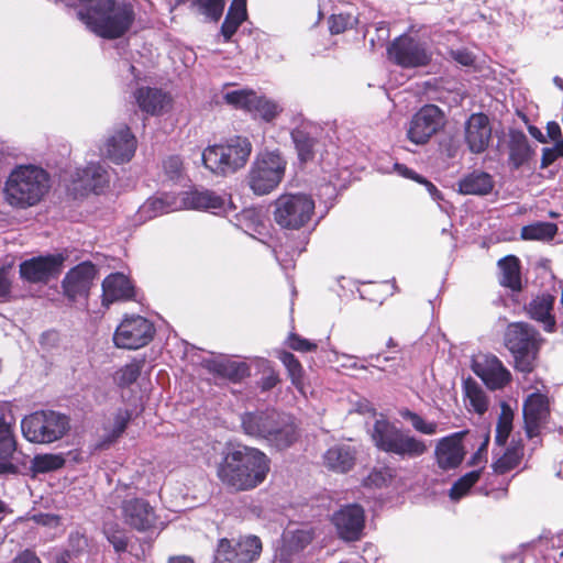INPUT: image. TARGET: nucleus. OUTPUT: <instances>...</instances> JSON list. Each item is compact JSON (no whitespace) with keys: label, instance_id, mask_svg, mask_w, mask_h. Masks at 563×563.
<instances>
[{"label":"nucleus","instance_id":"1","mask_svg":"<svg viewBox=\"0 0 563 563\" xmlns=\"http://www.w3.org/2000/svg\"><path fill=\"white\" fill-rule=\"evenodd\" d=\"M269 463L268 456L261 450L236 445L223 452L217 476L231 492L251 490L265 481Z\"/></svg>","mask_w":563,"mask_h":563},{"label":"nucleus","instance_id":"2","mask_svg":"<svg viewBox=\"0 0 563 563\" xmlns=\"http://www.w3.org/2000/svg\"><path fill=\"white\" fill-rule=\"evenodd\" d=\"M49 189V176L38 166H15L7 177L2 196L5 203L24 210L36 206Z\"/></svg>","mask_w":563,"mask_h":563},{"label":"nucleus","instance_id":"3","mask_svg":"<svg viewBox=\"0 0 563 563\" xmlns=\"http://www.w3.org/2000/svg\"><path fill=\"white\" fill-rule=\"evenodd\" d=\"M78 19L95 34L104 38H117L131 27L134 11L125 2L99 0L98 4L78 11Z\"/></svg>","mask_w":563,"mask_h":563},{"label":"nucleus","instance_id":"4","mask_svg":"<svg viewBox=\"0 0 563 563\" xmlns=\"http://www.w3.org/2000/svg\"><path fill=\"white\" fill-rule=\"evenodd\" d=\"M241 427L246 435L264 439L278 450L289 448L297 439L296 427L290 419L273 409L243 413Z\"/></svg>","mask_w":563,"mask_h":563},{"label":"nucleus","instance_id":"5","mask_svg":"<svg viewBox=\"0 0 563 563\" xmlns=\"http://www.w3.org/2000/svg\"><path fill=\"white\" fill-rule=\"evenodd\" d=\"M375 446L402 460H413L428 452L424 440L404 431L387 419H377L371 430Z\"/></svg>","mask_w":563,"mask_h":563},{"label":"nucleus","instance_id":"6","mask_svg":"<svg viewBox=\"0 0 563 563\" xmlns=\"http://www.w3.org/2000/svg\"><path fill=\"white\" fill-rule=\"evenodd\" d=\"M251 153L252 143L247 137L233 136L224 143L206 147L201 153V161L211 173L225 176L242 168Z\"/></svg>","mask_w":563,"mask_h":563},{"label":"nucleus","instance_id":"7","mask_svg":"<svg viewBox=\"0 0 563 563\" xmlns=\"http://www.w3.org/2000/svg\"><path fill=\"white\" fill-rule=\"evenodd\" d=\"M70 429L68 416L54 410H38L21 421L23 437L32 443L49 444L60 440Z\"/></svg>","mask_w":563,"mask_h":563},{"label":"nucleus","instance_id":"8","mask_svg":"<svg viewBox=\"0 0 563 563\" xmlns=\"http://www.w3.org/2000/svg\"><path fill=\"white\" fill-rule=\"evenodd\" d=\"M287 161L278 151L258 153L249 172L247 183L256 195H267L283 180Z\"/></svg>","mask_w":563,"mask_h":563},{"label":"nucleus","instance_id":"9","mask_svg":"<svg viewBox=\"0 0 563 563\" xmlns=\"http://www.w3.org/2000/svg\"><path fill=\"white\" fill-rule=\"evenodd\" d=\"M541 341L539 332L528 323L516 322L508 325L505 344L515 357L517 369L525 373L532 371Z\"/></svg>","mask_w":563,"mask_h":563},{"label":"nucleus","instance_id":"10","mask_svg":"<svg viewBox=\"0 0 563 563\" xmlns=\"http://www.w3.org/2000/svg\"><path fill=\"white\" fill-rule=\"evenodd\" d=\"M274 220L285 229H300L313 214L314 201L308 195H283L275 201Z\"/></svg>","mask_w":563,"mask_h":563},{"label":"nucleus","instance_id":"11","mask_svg":"<svg viewBox=\"0 0 563 563\" xmlns=\"http://www.w3.org/2000/svg\"><path fill=\"white\" fill-rule=\"evenodd\" d=\"M262 552V542L256 536H244L239 540L220 539L216 553V563H253Z\"/></svg>","mask_w":563,"mask_h":563},{"label":"nucleus","instance_id":"12","mask_svg":"<svg viewBox=\"0 0 563 563\" xmlns=\"http://www.w3.org/2000/svg\"><path fill=\"white\" fill-rule=\"evenodd\" d=\"M154 325L144 317L131 316L118 325L113 342L115 346L126 350H137L145 346L153 339Z\"/></svg>","mask_w":563,"mask_h":563},{"label":"nucleus","instance_id":"13","mask_svg":"<svg viewBox=\"0 0 563 563\" xmlns=\"http://www.w3.org/2000/svg\"><path fill=\"white\" fill-rule=\"evenodd\" d=\"M443 125L444 114L440 108L434 104H426L411 118L407 129V137L416 145H423Z\"/></svg>","mask_w":563,"mask_h":563},{"label":"nucleus","instance_id":"14","mask_svg":"<svg viewBox=\"0 0 563 563\" xmlns=\"http://www.w3.org/2000/svg\"><path fill=\"white\" fill-rule=\"evenodd\" d=\"M388 58L404 68L422 67L431 60V54L423 43L401 35L395 38L387 48Z\"/></svg>","mask_w":563,"mask_h":563},{"label":"nucleus","instance_id":"15","mask_svg":"<svg viewBox=\"0 0 563 563\" xmlns=\"http://www.w3.org/2000/svg\"><path fill=\"white\" fill-rule=\"evenodd\" d=\"M128 490H130V486L126 484L118 485L114 490L115 498H123L122 515L124 522L136 530L145 531L153 527L155 522L154 509L142 498L133 497L128 499L130 496Z\"/></svg>","mask_w":563,"mask_h":563},{"label":"nucleus","instance_id":"16","mask_svg":"<svg viewBox=\"0 0 563 563\" xmlns=\"http://www.w3.org/2000/svg\"><path fill=\"white\" fill-rule=\"evenodd\" d=\"M136 147V137L126 124H122L108 134L100 151L106 158L119 165L130 162Z\"/></svg>","mask_w":563,"mask_h":563},{"label":"nucleus","instance_id":"17","mask_svg":"<svg viewBox=\"0 0 563 563\" xmlns=\"http://www.w3.org/2000/svg\"><path fill=\"white\" fill-rule=\"evenodd\" d=\"M63 263L64 256L60 254L35 256L20 264V276L29 283L45 284L59 275Z\"/></svg>","mask_w":563,"mask_h":563},{"label":"nucleus","instance_id":"18","mask_svg":"<svg viewBox=\"0 0 563 563\" xmlns=\"http://www.w3.org/2000/svg\"><path fill=\"white\" fill-rule=\"evenodd\" d=\"M180 201H184V209L210 211L213 214H227L235 209L230 196L208 189L183 192Z\"/></svg>","mask_w":563,"mask_h":563},{"label":"nucleus","instance_id":"19","mask_svg":"<svg viewBox=\"0 0 563 563\" xmlns=\"http://www.w3.org/2000/svg\"><path fill=\"white\" fill-rule=\"evenodd\" d=\"M96 276L97 268L90 262H82L73 267L62 282L64 296L69 301L87 298Z\"/></svg>","mask_w":563,"mask_h":563},{"label":"nucleus","instance_id":"20","mask_svg":"<svg viewBox=\"0 0 563 563\" xmlns=\"http://www.w3.org/2000/svg\"><path fill=\"white\" fill-rule=\"evenodd\" d=\"M339 537L345 541H356L361 539L365 528L364 509L356 504L345 505L332 515Z\"/></svg>","mask_w":563,"mask_h":563},{"label":"nucleus","instance_id":"21","mask_svg":"<svg viewBox=\"0 0 563 563\" xmlns=\"http://www.w3.org/2000/svg\"><path fill=\"white\" fill-rule=\"evenodd\" d=\"M492 125L484 113H473L464 123V141L473 154L485 152L492 140Z\"/></svg>","mask_w":563,"mask_h":563},{"label":"nucleus","instance_id":"22","mask_svg":"<svg viewBox=\"0 0 563 563\" xmlns=\"http://www.w3.org/2000/svg\"><path fill=\"white\" fill-rule=\"evenodd\" d=\"M473 372L490 389L503 388L510 382L511 374L495 355H483L473 361Z\"/></svg>","mask_w":563,"mask_h":563},{"label":"nucleus","instance_id":"23","mask_svg":"<svg viewBox=\"0 0 563 563\" xmlns=\"http://www.w3.org/2000/svg\"><path fill=\"white\" fill-rule=\"evenodd\" d=\"M550 416L549 399L541 393H532L523 402V419L527 435H539L541 428Z\"/></svg>","mask_w":563,"mask_h":563},{"label":"nucleus","instance_id":"24","mask_svg":"<svg viewBox=\"0 0 563 563\" xmlns=\"http://www.w3.org/2000/svg\"><path fill=\"white\" fill-rule=\"evenodd\" d=\"M464 434V432H455L438 441L434 455L437 464L441 470H453L457 467L464 460L466 454V451L462 444Z\"/></svg>","mask_w":563,"mask_h":563},{"label":"nucleus","instance_id":"25","mask_svg":"<svg viewBox=\"0 0 563 563\" xmlns=\"http://www.w3.org/2000/svg\"><path fill=\"white\" fill-rule=\"evenodd\" d=\"M74 190L101 191L109 184V172L101 163H89L74 175Z\"/></svg>","mask_w":563,"mask_h":563},{"label":"nucleus","instance_id":"26","mask_svg":"<svg viewBox=\"0 0 563 563\" xmlns=\"http://www.w3.org/2000/svg\"><path fill=\"white\" fill-rule=\"evenodd\" d=\"M184 209L180 195L162 194L148 198L137 210V219L141 222L148 221L165 213Z\"/></svg>","mask_w":563,"mask_h":563},{"label":"nucleus","instance_id":"27","mask_svg":"<svg viewBox=\"0 0 563 563\" xmlns=\"http://www.w3.org/2000/svg\"><path fill=\"white\" fill-rule=\"evenodd\" d=\"M320 128L311 122H301L291 132V139L301 162L311 161L314 156Z\"/></svg>","mask_w":563,"mask_h":563},{"label":"nucleus","instance_id":"28","mask_svg":"<svg viewBox=\"0 0 563 563\" xmlns=\"http://www.w3.org/2000/svg\"><path fill=\"white\" fill-rule=\"evenodd\" d=\"M357 451L355 446L346 443L334 444L323 454V464L330 471L347 473L356 461Z\"/></svg>","mask_w":563,"mask_h":563},{"label":"nucleus","instance_id":"29","mask_svg":"<svg viewBox=\"0 0 563 563\" xmlns=\"http://www.w3.org/2000/svg\"><path fill=\"white\" fill-rule=\"evenodd\" d=\"M16 449L12 427L0 417V475L16 474L18 466L12 463V456Z\"/></svg>","mask_w":563,"mask_h":563},{"label":"nucleus","instance_id":"30","mask_svg":"<svg viewBox=\"0 0 563 563\" xmlns=\"http://www.w3.org/2000/svg\"><path fill=\"white\" fill-rule=\"evenodd\" d=\"M554 301V296L542 294L533 298L527 306L530 318L540 322L547 332L555 330V318L552 313Z\"/></svg>","mask_w":563,"mask_h":563},{"label":"nucleus","instance_id":"31","mask_svg":"<svg viewBox=\"0 0 563 563\" xmlns=\"http://www.w3.org/2000/svg\"><path fill=\"white\" fill-rule=\"evenodd\" d=\"M132 295L133 287L125 275L115 273L104 278L102 283V302L104 306H109L117 300L129 299Z\"/></svg>","mask_w":563,"mask_h":563},{"label":"nucleus","instance_id":"32","mask_svg":"<svg viewBox=\"0 0 563 563\" xmlns=\"http://www.w3.org/2000/svg\"><path fill=\"white\" fill-rule=\"evenodd\" d=\"M135 99L141 110L152 115L163 113L170 106V97L156 88L137 89Z\"/></svg>","mask_w":563,"mask_h":563},{"label":"nucleus","instance_id":"33","mask_svg":"<svg viewBox=\"0 0 563 563\" xmlns=\"http://www.w3.org/2000/svg\"><path fill=\"white\" fill-rule=\"evenodd\" d=\"M508 150L509 164L514 169H518L527 164L536 154L526 134L519 130H511L509 132Z\"/></svg>","mask_w":563,"mask_h":563},{"label":"nucleus","instance_id":"34","mask_svg":"<svg viewBox=\"0 0 563 563\" xmlns=\"http://www.w3.org/2000/svg\"><path fill=\"white\" fill-rule=\"evenodd\" d=\"M206 367L218 376L232 382H239L250 375V367L245 363L227 358L208 360Z\"/></svg>","mask_w":563,"mask_h":563},{"label":"nucleus","instance_id":"35","mask_svg":"<svg viewBox=\"0 0 563 563\" xmlns=\"http://www.w3.org/2000/svg\"><path fill=\"white\" fill-rule=\"evenodd\" d=\"M493 188V177L482 170H475L459 181V190L463 195L485 196L490 194Z\"/></svg>","mask_w":563,"mask_h":563},{"label":"nucleus","instance_id":"36","mask_svg":"<svg viewBox=\"0 0 563 563\" xmlns=\"http://www.w3.org/2000/svg\"><path fill=\"white\" fill-rule=\"evenodd\" d=\"M499 283L501 286L519 291L521 289L520 262L514 255H508L498 261Z\"/></svg>","mask_w":563,"mask_h":563},{"label":"nucleus","instance_id":"37","mask_svg":"<svg viewBox=\"0 0 563 563\" xmlns=\"http://www.w3.org/2000/svg\"><path fill=\"white\" fill-rule=\"evenodd\" d=\"M246 16V0H233L221 26V34L225 42L231 40Z\"/></svg>","mask_w":563,"mask_h":563},{"label":"nucleus","instance_id":"38","mask_svg":"<svg viewBox=\"0 0 563 563\" xmlns=\"http://www.w3.org/2000/svg\"><path fill=\"white\" fill-rule=\"evenodd\" d=\"M463 389L470 407L475 412L483 415L488 409V400L484 389L472 378L464 380Z\"/></svg>","mask_w":563,"mask_h":563},{"label":"nucleus","instance_id":"39","mask_svg":"<svg viewBox=\"0 0 563 563\" xmlns=\"http://www.w3.org/2000/svg\"><path fill=\"white\" fill-rule=\"evenodd\" d=\"M558 233V225L553 222H536L521 229L523 240L550 241Z\"/></svg>","mask_w":563,"mask_h":563},{"label":"nucleus","instance_id":"40","mask_svg":"<svg viewBox=\"0 0 563 563\" xmlns=\"http://www.w3.org/2000/svg\"><path fill=\"white\" fill-rule=\"evenodd\" d=\"M256 92L251 89H234L224 91L222 98L227 104L251 112Z\"/></svg>","mask_w":563,"mask_h":563},{"label":"nucleus","instance_id":"41","mask_svg":"<svg viewBox=\"0 0 563 563\" xmlns=\"http://www.w3.org/2000/svg\"><path fill=\"white\" fill-rule=\"evenodd\" d=\"M400 417L410 422L411 427L418 433L424 435H434L440 431L439 423L424 419L419 413L409 409H402L399 411Z\"/></svg>","mask_w":563,"mask_h":563},{"label":"nucleus","instance_id":"42","mask_svg":"<svg viewBox=\"0 0 563 563\" xmlns=\"http://www.w3.org/2000/svg\"><path fill=\"white\" fill-rule=\"evenodd\" d=\"M143 366V360H133L131 363L125 364L115 372L113 376L115 384L119 387H129L136 382L141 375Z\"/></svg>","mask_w":563,"mask_h":563},{"label":"nucleus","instance_id":"43","mask_svg":"<svg viewBox=\"0 0 563 563\" xmlns=\"http://www.w3.org/2000/svg\"><path fill=\"white\" fill-rule=\"evenodd\" d=\"M282 107L276 101L261 97L256 93L255 102H253L250 113L269 122L274 120L282 112Z\"/></svg>","mask_w":563,"mask_h":563},{"label":"nucleus","instance_id":"44","mask_svg":"<svg viewBox=\"0 0 563 563\" xmlns=\"http://www.w3.org/2000/svg\"><path fill=\"white\" fill-rule=\"evenodd\" d=\"M522 457V448L514 445L508 448L506 452L494 464V471L498 474H505L519 465Z\"/></svg>","mask_w":563,"mask_h":563},{"label":"nucleus","instance_id":"45","mask_svg":"<svg viewBox=\"0 0 563 563\" xmlns=\"http://www.w3.org/2000/svg\"><path fill=\"white\" fill-rule=\"evenodd\" d=\"M65 460L58 454H38L32 460L31 468L34 473H47L63 467Z\"/></svg>","mask_w":563,"mask_h":563},{"label":"nucleus","instance_id":"46","mask_svg":"<svg viewBox=\"0 0 563 563\" xmlns=\"http://www.w3.org/2000/svg\"><path fill=\"white\" fill-rule=\"evenodd\" d=\"M132 419V411L129 409L119 408L114 416L112 423L107 428V441L113 442L120 438L125 431L130 420Z\"/></svg>","mask_w":563,"mask_h":563},{"label":"nucleus","instance_id":"47","mask_svg":"<svg viewBox=\"0 0 563 563\" xmlns=\"http://www.w3.org/2000/svg\"><path fill=\"white\" fill-rule=\"evenodd\" d=\"M197 11L210 21H218L225 7L224 0H190Z\"/></svg>","mask_w":563,"mask_h":563},{"label":"nucleus","instance_id":"48","mask_svg":"<svg viewBox=\"0 0 563 563\" xmlns=\"http://www.w3.org/2000/svg\"><path fill=\"white\" fill-rule=\"evenodd\" d=\"M279 360L287 368L292 384L298 389H301L302 378H303V368H302L300 362L296 358V356L294 354H291L290 352H286V351H284L279 354Z\"/></svg>","mask_w":563,"mask_h":563},{"label":"nucleus","instance_id":"49","mask_svg":"<svg viewBox=\"0 0 563 563\" xmlns=\"http://www.w3.org/2000/svg\"><path fill=\"white\" fill-rule=\"evenodd\" d=\"M481 471H472L457 479L450 489V497L459 500L467 494L471 487L479 479Z\"/></svg>","mask_w":563,"mask_h":563},{"label":"nucleus","instance_id":"50","mask_svg":"<svg viewBox=\"0 0 563 563\" xmlns=\"http://www.w3.org/2000/svg\"><path fill=\"white\" fill-rule=\"evenodd\" d=\"M393 478V471L388 467L374 468L365 478L364 484L368 487L380 488L387 486Z\"/></svg>","mask_w":563,"mask_h":563},{"label":"nucleus","instance_id":"51","mask_svg":"<svg viewBox=\"0 0 563 563\" xmlns=\"http://www.w3.org/2000/svg\"><path fill=\"white\" fill-rule=\"evenodd\" d=\"M357 19L352 14H332L329 20V29L332 34H340L355 25Z\"/></svg>","mask_w":563,"mask_h":563},{"label":"nucleus","instance_id":"52","mask_svg":"<svg viewBox=\"0 0 563 563\" xmlns=\"http://www.w3.org/2000/svg\"><path fill=\"white\" fill-rule=\"evenodd\" d=\"M512 429V417L510 413L503 412V415L499 417L497 427H496V437L495 442L496 444L503 446Z\"/></svg>","mask_w":563,"mask_h":563},{"label":"nucleus","instance_id":"53","mask_svg":"<svg viewBox=\"0 0 563 563\" xmlns=\"http://www.w3.org/2000/svg\"><path fill=\"white\" fill-rule=\"evenodd\" d=\"M163 168L169 179H179L184 170L183 159L178 155H172L163 162Z\"/></svg>","mask_w":563,"mask_h":563},{"label":"nucleus","instance_id":"54","mask_svg":"<svg viewBox=\"0 0 563 563\" xmlns=\"http://www.w3.org/2000/svg\"><path fill=\"white\" fill-rule=\"evenodd\" d=\"M288 344L290 349L298 352H309L317 349V344L307 339L300 338L299 335L292 333L288 338Z\"/></svg>","mask_w":563,"mask_h":563},{"label":"nucleus","instance_id":"55","mask_svg":"<svg viewBox=\"0 0 563 563\" xmlns=\"http://www.w3.org/2000/svg\"><path fill=\"white\" fill-rule=\"evenodd\" d=\"M12 277L7 269H0V302L11 299Z\"/></svg>","mask_w":563,"mask_h":563},{"label":"nucleus","instance_id":"56","mask_svg":"<svg viewBox=\"0 0 563 563\" xmlns=\"http://www.w3.org/2000/svg\"><path fill=\"white\" fill-rule=\"evenodd\" d=\"M108 541L113 545L115 552H124L128 547V539L122 533L107 532Z\"/></svg>","mask_w":563,"mask_h":563},{"label":"nucleus","instance_id":"57","mask_svg":"<svg viewBox=\"0 0 563 563\" xmlns=\"http://www.w3.org/2000/svg\"><path fill=\"white\" fill-rule=\"evenodd\" d=\"M394 170L404 178L412 179L417 183L424 181V178L418 175L415 170L408 168L404 164L395 163Z\"/></svg>","mask_w":563,"mask_h":563},{"label":"nucleus","instance_id":"58","mask_svg":"<svg viewBox=\"0 0 563 563\" xmlns=\"http://www.w3.org/2000/svg\"><path fill=\"white\" fill-rule=\"evenodd\" d=\"M451 56L454 60L463 66H470L474 63L473 54L466 49L452 51Z\"/></svg>","mask_w":563,"mask_h":563},{"label":"nucleus","instance_id":"59","mask_svg":"<svg viewBox=\"0 0 563 563\" xmlns=\"http://www.w3.org/2000/svg\"><path fill=\"white\" fill-rule=\"evenodd\" d=\"M558 158L556 152L553 147H544L542 150L541 168H547Z\"/></svg>","mask_w":563,"mask_h":563},{"label":"nucleus","instance_id":"60","mask_svg":"<svg viewBox=\"0 0 563 563\" xmlns=\"http://www.w3.org/2000/svg\"><path fill=\"white\" fill-rule=\"evenodd\" d=\"M12 563H41L40 559L35 555V553L25 550L20 553Z\"/></svg>","mask_w":563,"mask_h":563},{"label":"nucleus","instance_id":"61","mask_svg":"<svg viewBox=\"0 0 563 563\" xmlns=\"http://www.w3.org/2000/svg\"><path fill=\"white\" fill-rule=\"evenodd\" d=\"M547 133H548V136L552 141L556 142V141L561 140V128L554 121H551V122L548 123V125H547Z\"/></svg>","mask_w":563,"mask_h":563},{"label":"nucleus","instance_id":"62","mask_svg":"<svg viewBox=\"0 0 563 563\" xmlns=\"http://www.w3.org/2000/svg\"><path fill=\"white\" fill-rule=\"evenodd\" d=\"M277 383H278V377L275 374H271V375L262 378L261 387L263 390H269L273 387H275Z\"/></svg>","mask_w":563,"mask_h":563},{"label":"nucleus","instance_id":"63","mask_svg":"<svg viewBox=\"0 0 563 563\" xmlns=\"http://www.w3.org/2000/svg\"><path fill=\"white\" fill-rule=\"evenodd\" d=\"M419 184H423L427 188V190L429 191L430 196L434 199V200H438L440 199V191L437 189V187L430 183L429 180H427L424 178V181H419Z\"/></svg>","mask_w":563,"mask_h":563},{"label":"nucleus","instance_id":"64","mask_svg":"<svg viewBox=\"0 0 563 563\" xmlns=\"http://www.w3.org/2000/svg\"><path fill=\"white\" fill-rule=\"evenodd\" d=\"M528 131H529L530 135L533 139L538 140L539 142H541V143H545L547 142V139H545L544 134L537 126L529 125L528 126Z\"/></svg>","mask_w":563,"mask_h":563}]
</instances>
